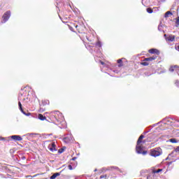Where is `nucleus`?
<instances>
[{"label": "nucleus", "instance_id": "obj_1", "mask_svg": "<svg viewBox=\"0 0 179 179\" xmlns=\"http://www.w3.org/2000/svg\"><path fill=\"white\" fill-rule=\"evenodd\" d=\"M162 153L163 151L160 148H156L150 150V156H152V157H158V156H160Z\"/></svg>", "mask_w": 179, "mask_h": 179}, {"label": "nucleus", "instance_id": "obj_2", "mask_svg": "<svg viewBox=\"0 0 179 179\" xmlns=\"http://www.w3.org/2000/svg\"><path fill=\"white\" fill-rule=\"evenodd\" d=\"M50 115L51 117H54V118H55V120L59 122L63 118L62 113H61L59 111H52L50 113Z\"/></svg>", "mask_w": 179, "mask_h": 179}, {"label": "nucleus", "instance_id": "obj_3", "mask_svg": "<svg viewBox=\"0 0 179 179\" xmlns=\"http://www.w3.org/2000/svg\"><path fill=\"white\" fill-rule=\"evenodd\" d=\"M136 150L137 153H138L139 155H145L148 154V151H143V148L142 147V145H141V144L139 145L137 144Z\"/></svg>", "mask_w": 179, "mask_h": 179}, {"label": "nucleus", "instance_id": "obj_4", "mask_svg": "<svg viewBox=\"0 0 179 179\" xmlns=\"http://www.w3.org/2000/svg\"><path fill=\"white\" fill-rule=\"evenodd\" d=\"M9 17H10V11H6L2 16L3 22L6 23L9 20Z\"/></svg>", "mask_w": 179, "mask_h": 179}, {"label": "nucleus", "instance_id": "obj_5", "mask_svg": "<svg viewBox=\"0 0 179 179\" xmlns=\"http://www.w3.org/2000/svg\"><path fill=\"white\" fill-rule=\"evenodd\" d=\"M165 37V39L166 41H169V43H172L173 41H176V36L174 35H169V36H167L166 34L164 35Z\"/></svg>", "mask_w": 179, "mask_h": 179}, {"label": "nucleus", "instance_id": "obj_6", "mask_svg": "<svg viewBox=\"0 0 179 179\" xmlns=\"http://www.w3.org/2000/svg\"><path fill=\"white\" fill-rule=\"evenodd\" d=\"M170 72H176L177 73H179V66L175 65L171 66L169 69Z\"/></svg>", "mask_w": 179, "mask_h": 179}, {"label": "nucleus", "instance_id": "obj_7", "mask_svg": "<svg viewBox=\"0 0 179 179\" xmlns=\"http://www.w3.org/2000/svg\"><path fill=\"white\" fill-rule=\"evenodd\" d=\"M48 149L50 152H57V149L55 148V143L53 142L51 144H49Z\"/></svg>", "mask_w": 179, "mask_h": 179}, {"label": "nucleus", "instance_id": "obj_8", "mask_svg": "<svg viewBox=\"0 0 179 179\" xmlns=\"http://www.w3.org/2000/svg\"><path fill=\"white\" fill-rule=\"evenodd\" d=\"M10 138L13 141H23V138H22V136H17V135L11 136Z\"/></svg>", "mask_w": 179, "mask_h": 179}, {"label": "nucleus", "instance_id": "obj_9", "mask_svg": "<svg viewBox=\"0 0 179 179\" xmlns=\"http://www.w3.org/2000/svg\"><path fill=\"white\" fill-rule=\"evenodd\" d=\"M148 52H150V54H157V55H159V54H160V52H159V50L157 49H150L148 50Z\"/></svg>", "mask_w": 179, "mask_h": 179}, {"label": "nucleus", "instance_id": "obj_10", "mask_svg": "<svg viewBox=\"0 0 179 179\" xmlns=\"http://www.w3.org/2000/svg\"><path fill=\"white\" fill-rule=\"evenodd\" d=\"M157 58V56H152L150 57H147V58H145L143 59V61H150V62H152V61H155V59H156Z\"/></svg>", "mask_w": 179, "mask_h": 179}, {"label": "nucleus", "instance_id": "obj_11", "mask_svg": "<svg viewBox=\"0 0 179 179\" xmlns=\"http://www.w3.org/2000/svg\"><path fill=\"white\" fill-rule=\"evenodd\" d=\"M143 138H145V136H143V134H141L137 141V145H141V143H142V139H143Z\"/></svg>", "mask_w": 179, "mask_h": 179}, {"label": "nucleus", "instance_id": "obj_12", "mask_svg": "<svg viewBox=\"0 0 179 179\" xmlns=\"http://www.w3.org/2000/svg\"><path fill=\"white\" fill-rule=\"evenodd\" d=\"M38 118H39L41 121H44L47 119L45 116L43 115L42 114H38Z\"/></svg>", "mask_w": 179, "mask_h": 179}, {"label": "nucleus", "instance_id": "obj_13", "mask_svg": "<svg viewBox=\"0 0 179 179\" xmlns=\"http://www.w3.org/2000/svg\"><path fill=\"white\" fill-rule=\"evenodd\" d=\"M61 176V173H54L51 177L50 179H55L56 178H57L58 176Z\"/></svg>", "mask_w": 179, "mask_h": 179}, {"label": "nucleus", "instance_id": "obj_14", "mask_svg": "<svg viewBox=\"0 0 179 179\" xmlns=\"http://www.w3.org/2000/svg\"><path fill=\"white\" fill-rule=\"evenodd\" d=\"M118 67L121 68V66H124V64H122V59H120L117 60Z\"/></svg>", "mask_w": 179, "mask_h": 179}, {"label": "nucleus", "instance_id": "obj_15", "mask_svg": "<svg viewBox=\"0 0 179 179\" xmlns=\"http://www.w3.org/2000/svg\"><path fill=\"white\" fill-rule=\"evenodd\" d=\"M163 171V169H157V170H152V174H158V173H162Z\"/></svg>", "mask_w": 179, "mask_h": 179}, {"label": "nucleus", "instance_id": "obj_16", "mask_svg": "<svg viewBox=\"0 0 179 179\" xmlns=\"http://www.w3.org/2000/svg\"><path fill=\"white\" fill-rule=\"evenodd\" d=\"M175 24H176V27H178V26H179V17H177L176 18H175Z\"/></svg>", "mask_w": 179, "mask_h": 179}, {"label": "nucleus", "instance_id": "obj_17", "mask_svg": "<svg viewBox=\"0 0 179 179\" xmlns=\"http://www.w3.org/2000/svg\"><path fill=\"white\" fill-rule=\"evenodd\" d=\"M169 141L171 143H178V141H177L176 138H170L169 139Z\"/></svg>", "mask_w": 179, "mask_h": 179}, {"label": "nucleus", "instance_id": "obj_18", "mask_svg": "<svg viewBox=\"0 0 179 179\" xmlns=\"http://www.w3.org/2000/svg\"><path fill=\"white\" fill-rule=\"evenodd\" d=\"M141 65H143V66H149V63L146 61H143V62L141 63Z\"/></svg>", "mask_w": 179, "mask_h": 179}, {"label": "nucleus", "instance_id": "obj_19", "mask_svg": "<svg viewBox=\"0 0 179 179\" xmlns=\"http://www.w3.org/2000/svg\"><path fill=\"white\" fill-rule=\"evenodd\" d=\"M18 106L20 111H22V113H24V111L23 110V108H22V103L20 101L18 102Z\"/></svg>", "mask_w": 179, "mask_h": 179}, {"label": "nucleus", "instance_id": "obj_20", "mask_svg": "<svg viewBox=\"0 0 179 179\" xmlns=\"http://www.w3.org/2000/svg\"><path fill=\"white\" fill-rule=\"evenodd\" d=\"M169 15H173V13L171 11H167L164 15V17H169Z\"/></svg>", "mask_w": 179, "mask_h": 179}, {"label": "nucleus", "instance_id": "obj_21", "mask_svg": "<svg viewBox=\"0 0 179 179\" xmlns=\"http://www.w3.org/2000/svg\"><path fill=\"white\" fill-rule=\"evenodd\" d=\"M147 12L148 13H153V10L152 9V8H147Z\"/></svg>", "mask_w": 179, "mask_h": 179}, {"label": "nucleus", "instance_id": "obj_22", "mask_svg": "<svg viewBox=\"0 0 179 179\" xmlns=\"http://www.w3.org/2000/svg\"><path fill=\"white\" fill-rule=\"evenodd\" d=\"M96 47L101 48V42H100V41L96 42Z\"/></svg>", "mask_w": 179, "mask_h": 179}, {"label": "nucleus", "instance_id": "obj_23", "mask_svg": "<svg viewBox=\"0 0 179 179\" xmlns=\"http://www.w3.org/2000/svg\"><path fill=\"white\" fill-rule=\"evenodd\" d=\"M42 103L44 104H50V101H48V100H47V101H45V100H44V101H42Z\"/></svg>", "mask_w": 179, "mask_h": 179}, {"label": "nucleus", "instance_id": "obj_24", "mask_svg": "<svg viewBox=\"0 0 179 179\" xmlns=\"http://www.w3.org/2000/svg\"><path fill=\"white\" fill-rule=\"evenodd\" d=\"M175 85H176V86H177L178 87H179V81H178V80H176Z\"/></svg>", "mask_w": 179, "mask_h": 179}, {"label": "nucleus", "instance_id": "obj_25", "mask_svg": "<svg viewBox=\"0 0 179 179\" xmlns=\"http://www.w3.org/2000/svg\"><path fill=\"white\" fill-rule=\"evenodd\" d=\"M69 170H73V168H72V165H69Z\"/></svg>", "mask_w": 179, "mask_h": 179}, {"label": "nucleus", "instance_id": "obj_26", "mask_svg": "<svg viewBox=\"0 0 179 179\" xmlns=\"http://www.w3.org/2000/svg\"><path fill=\"white\" fill-rule=\"evenodd\" d=\"M78 158L76 157H74L71 159V160H73V162H75V160H76Z\"/></svg>", "mask_w": 179, "mask_h": 179}, {"label": "nucleus", "instance_id": "obj_27", "mask_svg": "<svg viewBox=\"0 0 179 179\" xmlns=\"http://www.w3.org/2000/svg\"><path fill=\"white\" fill-rule=\"evenodd\" d=\"M176 152H179V146H178V147L176 148Z\"/></svg>", "mask_w": 179, "mask_h": 179}, {"label": "nucleus", "instance_id": "obj_28", "mask_svg": "<svg viewBox=\"0 0 179 179\" xmlns=\"http://www.w3.org/2000/svg\"><path fill=\"white\" fill-rule=\"evenodd\" d=\"M78 26H76V28L77 29V30H78L79 33L80 32V31H79V29H78Z\"/></svg>", "mask_w": 179, "mask_h": 179}, {"label": "nucleus", "instance_id": "obj_29", "mask_svg": "<svg viewBox=\"0 0 179 179\" xmlns=\"http://www.w3.org/2000/svg\"><path fill=\"white\" fill-rule=\"evenodd\" d=\"M59 152L60 153H62L63 150H59Z\"/></svg>", "mask_w": 179, "mask_h": 179}, {"label": "nucleus", "instance_id": "obj_30", "mask_svg": "<svg viewBox=\"0 0 179 179\" xmlns=\"http://www.w3.org/2000/svg\"><path fill=\"white\" fill-rule=\"evenodd\" d=\"M101 65H104V62H101Z\"/></svg>", "mask_w": 179, "mask_h": 179}, {"label": "nucleus", "instance_id": "obj_31", "mask_svg": "<svg viewBox=\"0 0 179 179\" xmlns=\"http://www.w3.org/2000/svg\"><path fill=\"white\" fill-rule=\"evenodd\" d=\"M100 178H104V177L103 176H101Z\"/></svg>", "mask_w": 179, "mask_h": 179}, {"label": "nucleus", "instance_id": "obj_32", "mask_svg": "<svg viewBox=\"0 0 179 179\" xmlns=\"http://www.w3.org/2000/svg\"><path fill=\"white\" fill-rule=\"evenodd\" d=\"M169 164H171V162H169Z\"/></svg>", "mask_w": 179, "mask_h": 179}]
</instances>
